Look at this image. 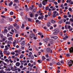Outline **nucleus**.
Returning <instances> with one entry per match:
<instances>
[{"label": "nucleus", "mask_w": 73, "mask_h": 73, "mask_svg": "<svg viewBox=\"0 0 73 73\" xmlns=\"http://www.w3.org/2000/svg\"><path fill=\"white\" fill-rule=\"evenodd\" d=\"M7 39V38L5 36H4V38H3V40L4 41H5Z\"/></svg>", "instance_id": "4be33fe9"}, {"label": "nucleus", "mask_w": 73, "mask_h": 73, "mask_svg": "<svg viewBox=\"0 0 73 73\" xmlns=\"http://www.w3.org/2000/svg\"><path fill=\"white\" fill-rule=\"evenodd\" d=\"M47 1H48V0H44L42 1V3L43 5H45V3H47Z\"/></svg>", "instance_id": "39448f33"}, {"label": "nucleus", "mask_w": 73, "mask_h": 73, "mask_svg": "<svg viewBox=\"0 0 73 73\" xmlns=\"http://www.w3.org/2000/svg\"><path fill=\"white\" fill-rule=\"evenodd\" d=\"M23 57H24V54H21L19 57V58H23Z\"/></svg>", "instance_id": "b1692460"}, {"label": "nucleus", "mask_w": 73, "mask_h": 73, "mask_svg": "<svg viewBox=\"0 0 73 73\" xmlns=\"http://www.w3.org/2000/svg\"><path fill=\"white\" fill-rule=\"evenodd\" d=\"M30 17H34L33 15V13H31L30 15Z\"/></svg>", "instance_id": "5701e85b"}, {"label": "nucleus", "mask_w": 73, "mask_h": 73, "mask_svg": "<svg viewBox=\"0 0 73 73\" xmlns=\"http://www.w3.org/2000/svg\"><path fill=\"white\" fill-rule=\"evenodd\" d=\"M25 27V25H24L23 24H22V26L21 27L22 28H24V27Z\"/></svg>", "instance_id": "a19ab883"}, {"label": "nucleus", "mask_w": 73, "mask_h": 73, "mask_svg": "<svg viewBox=\"0 0 73 73\" xmlns=\"http://www.w3.org/2000/svg\"><path fill=\"white\" fill-rule=\"evenodd\" d=\"M68 10L69 11H72V8H69Z\"/></svg>", "instance_id": "49530a36"}, {"label": "nucleus", "mask_w": 73, "mask_h": 73, "mask_svg": "<svg viewBox=\"0 0 73 73\" xmlns=\"http://www.w3.org/2000/svg\"><path fill=\"white\" fill-rule=\"evenodd\" d=\"M73 61L72 60H70L68 63V66H71L72 65V64H73Z\"/></svg>", "instance_id": "f03ea898"}, {"label": "nucleus", "mask_w": 73, "mask_h": 73, "mask_svg": "<svg viewBox=\"0 0 73 73\" xmlns=\"http://www.w3.org/2000/svg\"><path fill=\"white\" fill-rule=\"evenodd\" d=\"M38 35H42V33H38Z\"/></svg>", "instance_id": "338daca9"}, {"label": "nucleus", "mask_w": 73, "mask_h": 73, "mask_svg": "<svg viewBox=\"0 0 73 73\" xmlns=\"http://www.w3.org/2000/svg\"><path fill=\"white\" fill-rule=\"evenodd\" d=\"M29 29V27H26V30H28Z\"/></svg>", "instance_id": "3c124183"}, {"label": "nucleus", "mask_w": 73, "mask_h": 73, "mask_svg": "<svg viewBox=\"0 0 73 73\" xmlns=\"http://www.w3.org/2000/svg\"><path fill=\"white\" fill-rule=\"evenodd\" d=\"M70 20L71 21H72V22H73V19H72V18L70 19Z\"/></svg>", "instance_id": "4d7b16f0"}, {"label": "nucleus", "mask_w": 73, "mask_h": 73, "mask_svg": "<svg viewBox=\"0 0 73 73\" xmlns=\"http://www.w3.org/2000/svg\"><path fill=\"white\" fill-rule=\"evenodd\" d=\"M52 38L54 39V40H57L58 38V37L57 36H52Z\"/></svg>", "instance_id": "1a4fd4ad"}, {"label": "nucleus", "mask_w": 73, "mask_h": 73, "mask_svg": "<svg viewBox=\"0 0 73 73\" xmlns=\"http://www.w3.org/2000/svg\"><path fill=\"white\" fill-rule=\"evenodd\" d=\"M42 59L43 60H45V59H46V58L44 57V56H43L42 57Z\"/></svg>", "instance_id": "c9c22d12"}, {"label": "nucleus", "mask_w": 73, "mask_h": 73, "mask_svg": "<svg viewBox=\"0 0 73 73\" xmlns=\"http://www.w3.org/2000/svg\"><path fill=\"white\" fill-rule=\"evenodd\" d=\"M31 20H32L31 19L29 18L28 19V21H31Z\"/></svg>", "instance_id": "09e8293b"}, {"label": "nucleus", "mask_w": 73, "mask_h": 73, "mask_svg": "<svg viewBox=\"0 0 73 73\" xmlns=\"http://www.w3.org/2000/svg\"><path fill=\"white\" fill-rule=\"evenodd\" d=\"M54 4L55 5H57L58 4V3L57 2H54Z\"/></svg>", "instance_id": "8fccbe9b"}, {"label": "nucleus", "mask_w": 73, "mask_h": 73, "mask_svg": "<svg viewBox=\"0 0 73 73\" xmlns=\"http://www.w3.org/2000/svg\"><path fill=\"white\" fill-rule=\"evenodd\" d=\"M0 36H1V39H3L4 38V36L3 35H0Z\"/></svg>", "instance_id": "cd10ccee"}, {"label": "nucleus", "mask_w": 73, "mask_h": 73, "mask_svg": "<svg viewBox=\"0 0 73 73\" xmlns=\"http://www.w3.org/2000/svg\"><path fill=\"white\" fill-rule=\"evenodd\" d=\"M54 31L55 32H57V33H58V32H60V31L58 30V29H55L54 30Z\"/></svg>", "instance_id": "6ab92c4d"}, {"label": "nucleus", "mask_w": 73, "mask_h": 73, "mask_svg": "<svg viewBox=\"0 0 73 73\" xmlns=\"http://www.w3.org/2000/svg\"><path fill=\"white\" fill-rule=\"evenodd\" d=\"M35 36V35L34 34H31L30 35L31 38H33V37Z\"/></svg>", "instance_id": "6e6552de"}, {"label": "nucleus", "mask_w": 73, "mask_h": 73, "mask_svg": "<svg viewBox=\"0 0 73 73\" xmlns=\"http://www.w3.org/2000/svg\"><path fill=\"white\" fill-rule=\"evenodd\" d=\"M13 4V1H11L10 3H9L8 5L9 6V7H11V5H12Z\"/></svg>", "instance_id": "a211bd4d"}, {"label": "nucleus", "mask_w": 73, "mask_h": 73, "mask_svg": "<svg viewBox=\"0 0 73 73\" xmlns=\"http://www.w3.org/2000/svg\"><path fill=\"white\" fill-rule=\"evenodd\" d=\"M45 40H46V41H50V39L48 38H45Z\"/></svg>", "instance_id": "bb28decb"}, {"label": "nucleus", "mask_w": 73, "mask_h": 73, "mask_svg": "<svg viewBox=\"0 0 73 73\" xmlns=\"http://www.w3.org/2000/svg\"><path fill=\"white\" fill-rule=\"evenodd\" d=\"M36 12V9H33L32 11L33 13H35V12Z\"/></svg>", "instance_id": "2f4dec72"}, {"label": "nucleus", "mask_w": 73, "mask_h": 73, "mask_svg": "<svg viewBox=\"0 0 73 73\" xmlns=\"http://www.w3.org/2000/svg\"><path fill=\"white\" fill-rule=\"evenodd\" d=\"M23 68V65H21L20 66V68L21 69H22Z\"/></svg>", "instance_id": "603ef678"}, {"label": "nucleus", "mask_w": 73, "mask_h": 73, "mask_svg": "<svg viewBox=\"0 0 73 73\" xmlns=\"http://www.w3.org/2000/svg\"><path fill=\"white\" fill-rule=\"evenodd\" d=\"M58 34V33H57V32H56L55 31L53 33L54 35H57Z\"/></svg>", "instance_id": "58836bf2"}, {"label": "nucleus", "mask_w": 73, "mask_h": 73, "mask_svg": "<svg viewBox=\"0 0 73 73\" xmlns=\"http://www.w3.org/2000/svg\"><path fill=\"white\" fill-rule=\"evenodd\" d=\"M15 41L17 43H18L19 42V41L18 40L16 39V40H15Z\"/></svg>", "instance_id": "864d4df0"}, {"label": "nucleus", "mask_w": 73, "mask_h": 73, "mask_svg": "<svg viewBox=\"0 0 73 73\" xmlns=\"http://www.w3.org/2000/svg\"><path fill=\"white\" fill-rule=\"evenodd\" d=\"M66 56L67 57H70V55L69 54H66Z\"/></svg>", "instance_id": "bf43d9fd"}, {"label": "nucleus", "mask_w": 73, "mask_h": 73, "mask_svg": "<svg viewBox=\"0 0 73 73\" xmlns=\"http://www.w3.org/2000/svg\"><path fill=\"white\" fill-rule=\"evenodd\" d=\"M19 36V35L18 34H17L15 35V37H18V36Z\"/></svg>", "instance_id": "052dcab7"}, {"label": "nucleus", "mask_w": 73, "mask_h": 73, "mask_svg": "<svg viewBox=\"0 0 73 73\" xmlns=\"http://www.w3.org/2000/svg\"><path fill=\"white\" fill-rule=\"evenodd\" d=\"M60 62L61 64H64V61L63 60H62L60 61Z\"/></svg>", "instance_id": "774afa93"}, {"label": "nucleus", "mask_w": 73, "mask_h": 73, "mask_svg": "<svg viewBox=\"0 0 73 73\" xmlns=\"http://www.w3.org/2000/svg\"><path fill=\"white\" fill-rule=\"evenodd\" d=\"M8 39L9 41H12L13 40V38L12 37H10L8 38Z\"/></svg>", "instance_id": "ddd939ff"}, {"label": "nucleus", "mask_w": 73, "mask_h": 73, "mask_svg": "<svg viewBox=\"0 0 73 73\" xmlns=\"http://www.w3.org/2000/svg\"><path fill=\"white\" fill-rule=\"evenodd\" d=\"M7 53V50H5L3 51V53L4 54H6Z\"/></svg>", "instance_id": "79ce46f5"}, {"label": "nucleus", "mask_w": 73, "mask_h": 73, "mask_svg": "<svg viewBox=\"0 0 73 73\" xmlns=\"http://www.w3.org/2000/svg\"><path fill=\"white\" fill-rule=\"evenodd\" d=\"M48 15L49 16H50V15H51V12L49 11L48 13Z\"/></svg>", "instance_id": "473e14b6"}, {"label": "nucleus", "mask_w": 73, "mask_h": 73, "mask_svg": "<svg viewBox=\"0 0 73 73\" xmlns=\"http://www.w3.org/2000/svg\"><path fill=\"white\" fill-rule=\"evenodd\" d=\"M14 27H16V29H19V26L17 25V24H16V23H15L13 24Z\"/></svg>", "instance_id": "7ed1b4c3"}, {"label": "nucleus", "mask_w": 73, "mask_h": 73, "mask_svg": "<svg viewBox=\"0 0 73 73\" xmlns=\"http://www.w3.org/2000/svg\"><path fill=\"white\" fill-rule=\"evenodd\" d=\"M11 69L13 71H16V70H17V67L16 66H15L14 68H13V67H12Z\"/></svg>", "instance_id": "20e7f679"}, {"label": "nucleus", "mask_w": 73, "mask_h": 73, "mask_svg": "<svg viewBox=\"0 0 73 73\" xmlns=\"http://www.w3.org/2000/svg\"><path fill=\"white\" fill-rule=\"evenodd\" d=\"M4 48V45L1 46V48H2V49H3Z\"/></svg>", "instance_id": "0e129e2a"}, {"label": "nucleus", "mask_w": 73, "mask_h": 73, "mask_svg": "<svg viewBox=\"0 0 73 73\" xmlns=\"http://www.w3.org/2000/svg\"><path fill=\"white\" fill-rule=\"evenodd\" d=\"M9 61L11 63H12V62H13V60H12V59H10Z\"/></svg>", "instance_id": "a18cd8bd"}, {"label": "nucleus", "mask_w": 73, "mask_h": 73, "mask_svg": "<svg viewBox=\"0 0 73 73\" xmlns=\"http://www.w3.org/2000/svg\"><path fill=\"white\" fill-rule=\"evenodd\" d=\"M62 32H60V35L62 36Z\"/></svg>", "instance_id": "de8ad7c7"}, {"label": "nucleus", "mask_w": 73, "mask_h": 73, "mask_svg": "<svg viewBox=\"0 0 73 73\" xmlns=\"http://www.w3.org/2000/svg\"><path fill=\"white\" fill-rule=\"evenodd\" d=\"M36 23H38V24L40 23V22L39 21V20H36Z\"/></svg>", "instance_id": "c756f323"}, {"label": "nucleus", "mask_w": 73, "mask_h": 73, "mask_svg": "<svg viewBox=\"0 0 73 73\" xmlns=\"http://www.w3.org/2000/svg\"><path fill=\"white\" fill-rule=\"evenodd\" d=\"M31 63H29L28 64V66H30L31 67Z\"/></svg>", "instance_id": "680f3d73"}, {"label": "nucleus", "mask_w": 73, "mask_h": 73, "mask_svg": "<svg viewBox=\"0 0 73 73\" xmlns=\"http://www.w3.org/2000/svg\"><path fill=\"white\" fill-rule=\"evenodd\" d=\"M13 27L12 26H10L9 27L8 29L9 30H10V29H13Z\"/></svg>", "instance_id": "2eb2a0df"}, {"label": "nucleus", "mask_w": 73, "mask_h": 73, "mask_svg": "<svg viewBox=\"0 0 73 73\" xmlns=\"http://www.w3.org/2000/svg\"><path fill=\"white\" fill-rule=\"evenodd\" d=\"M61 0H58V2L59 4H60V1Z\"/></svg>", "instance_id": "e2e57ef3"}, {"label": "nucleus", "mask_w": 73, "mask_h": 73, "mask_svg": "<svg viewBox=\"0 0 73 73\" xmlns=\"http://www.w3.org/2000/svg\"><path fill=\"white\" fill-rule=\"evenodd\" d=\"M11 36H12V35H9V34H8L7 35V37H10Z\"/></svg>", "instance_id": "7c9ffc66"}, {"label": "nucleus", "mask_w": 73, "mask_h": 73, "mask_svg": "<svg viewBox=\"0 0 73 73\" xmlns=\"http://www.w3.org/2000/svg\"><path fill=\"white\" fill-rule=\"evenodd\" d=\"M69 52L70 53H73V47H71L70 49Z\"/></svg>", "instance_id": "423d86ee"}, {"label": "nucleus", "mask_w": 73, "mask_h": 73, "mask_svg": "<svg viewBox=\"0 0 73 73\" xmlns=\"http://www.w3.org/2000/svg\"><path fill=\"white\" fill-rule=\"evenodd\" d=\"M16 44V42H13V46L14 47L16 46V44Z\"/></svg>", "instance_id": "c85d7f7f"}, {"label": "nucleus", "mask_w": 73, "mask_h": 73, "mask_svg": "<svg viewBox=\"0 0 73 73\" xmlns=\"http://www.w3.org/2000/svg\"><path fill=\"white\" fill-rule=\"evenodd\" d=\"M9 20L10 21H12V18H10L9 19Z\"/></svg>", "instance_id": "5fc2aeb1"}, {"label": "nucleus", "mask_w": 73, "mask_h": 73, "mask_svg": "<svg viewBox=\"0 0 73 73\" xmlns=\"http://www.w3.org/2000/svg\"><path fill=\"white\" fill-rule=\"evenodd\" d=\"M31 60H33V59H34V56L33 55H32L31 56Z\"/></svg>", "instance_id": "72a5a7b5"}, {"label": "nucleus", "mask_w": 73, "mask_h": 73, "mask_svg": "<svg viewBox=\"0 0 73 73\" xmlns=\"http://www.w3.org/2000/svg\"><path fill=\"white\" fill-rule=\"evenodd\" d=\"M7 32L8 31L6 29H5L4 31L2 32L3 33H7Z\"/></svg>", "instance_id": "0eeeda50"}, {"label": "nucleus", "mask_w": 73, "mask_h": 73, "mask_svg": "<svg viewBox=\"0 0 73 73\" xmlns=\"http://www.w3.org/2000/svg\"><path fill=\"white\" fill-rule=\"evenodd\" d=\"M66 24H70V22H68V21H67L66 23Z\"/></svg>", "instance_id": "4c0bfd02"}, {"label": "nucleus", "mask_w": 73, "mask_h": 73, "mask_svg": "<svg viewBox=\"0 0 73 73\" xmlns=\"http://www.w3.org/2000/svg\"><path fill=\"white\" fill-rule=\"evenodd\" d=\"M21 45H22V46H24V45H25V41H22L21 43Z\"/></svg>", "instance_id": "4468645a"}, {"label": "nucleus", "mask_w": 73, "mask_h": 73, "mask_svg": "<svg viewBox=\"0 0 73 73\" xmlns=\"http://www.w3.org/2000/svg\"><path fill=\"white\" fill-rule=\"evenodd\" d=\"M63 22V21H62V20H61L59 21V23L60 24H61Z\"/></svg>", "instance_id": "c03bdc74"}, {"label": "nucleus", "mask_w": 73, "mask_h": 73, "mask_svg": "<svg viewBox=\"0 0 73 73\" xmlns=\"http://www.w3.org/2000/svg\"><path fill=\"white\" fill-rule=\"evenodd\" d=\"M10 15H13V12L12 11H11L10 13Z\"/></svg>", "instance_id": "f704fd0d"}, {"label": "nucleus", "mask_w": 73, "mask_h": 73, "mask_svg": "<svg viewBox=\"0 0 73 73\" xmlns=\"http://www.w3.org/2000/svg\"><path fill=\"white\" fill-rule=\"evenodd\" d=\"M51 22L52 24H55L56 23V21L53 20H51Z\"/></svg>", "instance_id": "412c9836"}, {"label": "nucleus", "mask_w": 73, "mask_h": 73, "mask_svg": "<svg viewBox=\"0 0 73 73\" xmlns=\"http://www.w3.org/2000/svg\"><path fill=\"white\" fill-rule=\"evenodd\" d=\"M0 73H6L5 72H4V70H2L0 71Z\"/></svg>", "instance_id": "a878e982"}, {"label": "nucleus", "mask_w": 73, "mask_h": 73, "mask_svg": "<svg viewBox=\"0 0 73 73\" xmlns=\"http://www.w3.org/2000/svg\"><path fill=\"white\" fill-rule=\"evenodd\" d=\"M51 24L50 22H48L47 24V26L48 27H49L50 26Z\"/></svg>", "instance_id": "aec40b11"}, {"label": "nucleus", "mask_w": 73, "mask_h": 73, "mask_svg": "<svg viewBox=\"0 0 73 73\" xmlns=\"http://www.w3.org/2000/svg\"><path fill=\"white\" fill-rule=\"evenodd\" d=\"M12 42H11V41H8L7 42V44H11V43Z\"/></svg>", "instance_id": "13d9d810"}, {"label": "nucleus", "mask_w": 73, "mask_h": 73, "mask_svg": "<svg viewBox=\"0 0 73 73\" xmlns=\"http://www.w3.org/2000/svg\"><path fill=\"white\" fill-rule=\"evenodd\" d=\"M5 70L6 71H11V69L9 68H6Z\"/></svg>", "instance_id": "dca6fc26"}, {"label": "nucleus", "mask_w": 73, "mask_h": 73, "mask_svg": "<svg viewBox=\"0 0 73 73\" xmlns=\"http://www.w3.org/2000/svg\"><path fill=\"white\" fill-rule=\"evenodd\" d=\"M65 27L66 29H68V28L67 27V26L66 25H65Z\"/></svg>", "instance_id": "37998d69"}, {"label": "nucleus", "mask_w": 73, "mask_h": 73, "mask_svg": "<svg viewBox=\"0 0 73 73\" xmlns=\"http://www.w3.org/2000/svg\"><path fill=\"white\" fill-rule=\"evenodd\" d=\"M33 8H34V6H33V5H32V6L30 7L29 9L30 10H32L33 9Z\"/></svg>", "instance_id": "9d476101"}, {"label": "nucleus", "mask_w": 73, "mask_h": 73, "mask_svg": "<svg viewBox=\"0 0 73 73\" xmlns=\"http://www.w3.org/2000/svg\"><path fill=\"white\" fill-rule=\"evenodd\" d=\"M20 63L19 62H17L16 64V66H20Z\"/></svg>", "instance_id": "f8f14e48"}, {"label": "nucleus", "mask_w": 73, "mask_h": 73, "mask_svg": "<svg viewBox=\"0 0 73 73\" xmlns=\"http://www.w3.org/2000/svg\"><path fill=\"white\" fill-rule=\"evenodd\" d=\"M68 38V36L67 35H66L65 36V37L63 38V40H66V38Z\"/></svg>", "instance_id": "f3484780"}, {"label": "nucleus", "mask_w": 73, "mask_h": 73, "mask_svg": "<svg viewBox=\"0 0 73 73\" xmlns=\"http://www.w3.org/2000/svg\"><path fill=\"white\" fill-rule=\"evenodd\" d=\"M47 51L48 52H50V49L49 48H48L47 49Z\"/></svg>", "instance_id": "393cba45"}, {"label": "nucleus", "mask_w": 73, "mask_h": 73, "mask_svg": "<svg viewBox=\"0 0 73 73\" xmlns=\"http://www.w3.org/2000/svg\"><path fill=\"white\" fill-rule=\"evenodd\" d=\"M14 3H20L19 0H14Z\"/></svg>", "instance_id": "9b49d317"}, {"label": "nucleus", "mask_w": 73, "mask_h": 73, "mask_svg": "<svg viewBox=\"0 0 73 73\" xmlns=\"http://www.w3.org/2000/svg\"><path fill=\"white\" fill-rule=\"evenodd\" d=\"M48 15H46L45 16V17L46 18H47V17H48Z\"/></svg>", "instance_id": "69168bd1"}, {"label": "nucleus", "mask_w": 73, "mask_h": 73, "mask_svg": "<svg viewBox=\"0 0 73 73\" xmlns=\"http://www.w3.org/2000/svg\"><path fill=\"white\" fill-rule=\"evenodd\" d=\"M38 7H40V8H41V7H42V4H41V3H40L38 5Z\"/></svg>", "instance_id": "ea45409f"}, {"label": "nucleus", "mask_w": 73, "mask_h": 73, "mask_svg": "<svg viewBox=\"0 0 73 73\" xmlns=\"http://www.w3.org/2000/svg\"><path fill=\"white\" fill-rule=\"evenodd\" d=\"M49 8V7L47 6L45 8L46 10H47V11H48V10Z\"/></svg>", "instance_id": "e433bc0d"}, {"label": "nucleus", "mask_w": 73, "mask_h": 73, "mask_svg": "<svg viewBox=\"0 0 73 73\" xmlns=\"http://www.w3.org/2000/svg\"><path fill=\"white\" fill-rule=\"evenodd\" d=\"M11 54L12 55H14V54H15V52H11Z\"/></svg>", "instance_id": "6e6d98bb"}, {"label": "nucleus", "mask_w": 73, "mask_h": 73, "mask_svg": "<svg viewBox=\"0 0 73 73\" xmlns=\"http://www.w3.org/2000/svg\"><path fill=\"white\" fill-rule=\"evenodd\" d=\"M57 16H59L58 13H57V11H54L53 12V15H52V18H55Z\"/></svg>", "instance_id": "f257e3e1"}]
</instances>
